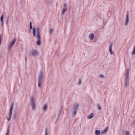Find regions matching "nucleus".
I'll use <instances>...</instances> for the list:
<instances>
[{"label":"nucleus","mask_w":135,"mask_h":135,"mask_svg":"<svg viewBox=\"0 0 135 135\" xmlns=\"http://www.w3.org/2000/svg\"><path fill=\"white\" fill-rule=\"evenodd\" d=\"M37 34V44L38 45H39L41 44L40 42V35L39 29L38 28L36 29L33 28V34L34 36H35V34Z\"/></svg>","instance_id":"nucleus-1"},{"label":"nucleus","mask_w":135,"mask_h":135,"mask_svg":"<svg viewBox=\"0 0 135 135\" xmlns=\"http://www.w3.org/2000/svg\"><path fill=\"white\" fill-rule=\"evenodd\" d=\"M129 70L126 69L125 74V85L126 87H128L129 85Z\"/></svg>","instance_id":"nucleus-2"},{"label":"nucleus","mask_w":135,"mask_h":135,"mask_svg":"<svg viewBox=\"0 0 135 135\" xmlns=\"http://www.w3.org/2000/svg\"><path fill=\"white\" fill-rule=\"evenodd\" d=\"M35 98L33 96H31L30 98V104L31 106L32 109H34L36 107Z\"/></svg>","instance_id":"nucleus-3"},{"label":"nucleus","mask_w":135,"mask_h":135,"mask_svg":"<svg viewBox=\"0 0 135 135\" xmlns=\"http://www.w3.org/2000/svg\"><path fill=\"white\" fill-rule=\"evenodd\" d=\"M79 107V105L78 104H74L71 110L72 112V115L73 117H75L76 112L78 110V108Z\"/></svg>","instance_id":"nucleus-4"},{"label":"nucleus","mask_w":135,"mask_h":135,"mask_svg":"<svg viewBox=\"0 0 135 135\" xmlns=\"http://www.w3.org/2000/svg\"><path fill=\"white\" fill-rule=\"evenodd\" d=\"M13 106V103H12L11 104V106H10V109L9 110V113L8 115L9 116V118H7V119L8 120V121H9L10 120V119L11 116Z\"/></svg>","instance_id":"nucleus-5"},{"label":"nucleus","mask_w":135,"mask_h":135,"mask_svg":"<svg viewBox=\"0 0 135 135\" xmlns=\"http://www.w3.org/2000/svg\"><path fill=\"white\" fill-rule=\"evenodd\" d=\"M44 71L43 70H41L40 71L38 76V79H43V74Z\"/></svg>","instance_id":"nucleus-6"},{"label":"nucleus","mask_w":135,"mask_h":135,"mask_svg":"<svg viewBox=\"0 0 135 135\" xmlns=\"http://www.w3.org/2000/svg\"><path fill=\"white\" fill-rule=\"evenodd\" d=\"M43 79H38V86L39 87H40L41 86V83Z\"/></svg>","instance_id":"nucleus-7"},{"label":"nucleus","mask_w":135,"mask_h":135,"mask_svg":"<svg viewBox=\"0 0 135 135\" xmlns=\"http://www.w3.org/2000/svg\"><path fill=\"white\" fill-rule=\"evenodd\" d=\"M67 8H66V4H64V7L63 9L62 10V14H64V12L66 10Z\"/></svg>","instance_id":"nucleus-8"},{"label":"nucleus","mask_w":135,"mask_h":135,"mask_svg":"<svg viewBox=\"0 0 135 135\" xmlns=\"http://www.w3.org/2000/svg\"><path fill=\"white\" fill-rule=\"evenodd\" d=\"M16 40L15 39H14L12 40L11 43L9 44L8 47L9 48H10L12 46H13L15 43Z\"/></svg>","instance_id":"nucleus-9"},{"label":"nucleus","mask_w":135,"mask_h":135,"mask_svg":"<svg viewBox=\"0 0 135 135\" xmlns=\"http://www.w3.org/2000/svg\"><path fill=\"white\" fill-rule=\"evenodd\" d=\"M108 128H106L103 131H102L101 133L102 134H106L108 130Z\"/></svg>","instance_id":"nucleus-10"},{"label":"nucleus","mask_w":135,"mask_h":135,"mask_svg":"<svg viewBox=\"0 0 135 135\" xmlns=\"http://www.w3.org/2000/svg\"><path fill=\"white\" fill-rule=\"evenodd\" d=\"M31 54L33 56H35L37 55L38 53L36 51L33 50L31 52Z\"/></svg>","instance_id":"nucleus-11"},{"label":"nucleus","mask_w":135,"mask_h":135,"mask_svg":"<svg viewBox=\"0 0 135 135\" xmlns=\"http://www.w3.org/2000/svg\"><path fill=\"white\" fill-rule=\"evenodd\" d=\"M47 105L46 104H45L43 107L42 110L44 112H46L47 110Z\"/></svg>","instance_id":"nucleus-12"},{"label":"nucleus","mask_w":135,"mask_h":135,"mask_svg":"<svg viewBox=\"0 0 135 135\" xmlns=\"http://www.w3.org/2000/svg\"><path fill=\"white\" fill-rule=\"evenodd\" d=\"M129 21V14L128 13L127 15L126 19V25H127L128 24Z\"/></svg>","instance_id":"nucleus-13"},{"label":"nucleus","mask_w":135,"mask_h":135,"mask_svg":"<svg viewBox=\"0 0 135 135\" xmlns=\"http://www.w3.org/2000/svg\"><path fill=\"white\" fill-rule=\"evenodd\" d=\"M109 52L110 53V54H113V52L112 51V44H111L109 46Z\"/></svg>","instance_id":"nucleus-14"},{"label":"nucleus","mask_w":135,"mask_h":135,"mask_svg":"<svg viewBox=\"0 0 135 135\" xmlns=\"http://www.w3.org/2000/svg\"><path fill=\"white\" fill-rule=\"evenodd\" d=\"M62 107H60V108L59 110V112L58 113V117L57 119L59 118V117L60 116V115L61 114V112L62 111Z\"/></svg>","instance_id":"nucleus-15"},{"label":"nucleus","mask_w":135,"mask_h":135,"mask_svg":"<svg viewBox=\"0 0 135 135\" xmlns=\"http://www.w3.org/2000/svg\"><path fill=\"white\" fill-rule=\"evenodd\" d=\"M95 133L96 135H100L101 132L100 130H97L95 132Z\"/></svg>","instance_id":"nucleus-16"},{"label":"nucleus","mask_w":135,"mask_h":135,"mask_svg":"<svg viewBox=\"0 0 135 135\" xmlns=\"http://www.w3.org/2000/svg\"><path fill=\"white\" fill-rule=\"evenodd\" d=\"M90 37L91 40H93L94 38V34L93 33L91 34L90 35Z\"/></svg>","instance_id":"nucleus-17"},{"label":"nucleus","mask_w":135,"mask_h":135,"mask_svg":"<svg viewBox=\"0 0 135 135\" xmlns=\"http://www.w3.org/2000/svg\"><path fill=\"white\" fill-rule=\"evenodd\" d=\"M94 115V113H92L90 115H89L88 116V118H89V119H91L93 117Z\"/></svg>","instance_id":"nucleus-18"},{"label":"nucleus","mask_w":135,"mask_h":135,"mask_svg":"<svg viewBox=\"0 0 135 135\" xmlns=\"http://www.w3.org/2000/svg\"><path fill=\"white\" fill-rule=\"evenodd\" d=\"M99 78H100L103 79L105 78V77L103 75L99 74Z\"/></svg>","instance_id":"nucleus-19"},{"label":"nucleus","mask_w":135,"mask_h":135,"mask_svg":"<svg viewBox=\"0 0 135 135\" xmlns=\"http://www.w3.org/2000/svg\"><path fill=\"white\" fill-rule=\"evenodd\" d=\"M3 15H2L1 17L0 18V20L1 21V22H2V25L3 24Z\"/></svg>","instance_id":"nucleus-20"},{"label":"nucleus","mask_w":135,"mask_h":135,"mask_svg":"<svg viewBox=\"0 0 135 135\" xmlns=\"http://www.w3.org/2000/svg\"><path fill=\"white\" fill-rule=\"evenodd\" d=\"M135 54V45L134 47L133 50L132 52V54L134 55Z\"/></svg>","instance_id":"nucleus-21"},{"label":"nucleus","mask_w":135,"mask_h":135,"mask_svg":"<svg viewBox=\"0 0 135 135\" xmlns=\"http://www.w3.org/2000/svg\"><path fill=\"white\" fill-rule=\"evenodd\" d=\"M82 83V80L81 79H80L78 82V84L79 85H80Z\"/></svg>","instance_id":"nucleus-22"},{"label":"nucleus","mask_w":135,"mask_h":135,"mask_svg":"<svg viewBox=\"0 0 135 135\" xmlns=\"http://www.w3.org/2000/svg\"><path fill=\"white\" fill-rule=\"evenodd\" d=\"M9 132V131L8 129V128L7 131L6 132V133L5 135H8Z\"/></svg>","instance_id":"nucleus-23"},{"label":"nucleus","mask_w":135,"mask_h":135,"mask_svg":"<svg viewBox=\"0 0 135 135\" xmlns=\"http://www.w3.org/2000/svg\"><path fill=\"white\" fill-rule=\"evenodd\" d=\"M98 109L99 110H101L102 109L100 105L99 104L98 105Z\"/></svg>","instance_id":"nucleus-24"},{"label":"nucleus","mask_w":135,"mask_h":135,"mask_svg":"<svg viewBox=\"0 0 135 135\" xmlns=\"http://www.w3.org/2000/svg\"><path fill=\"white\" fill-rule=\"evenodd\" d=\"M47 133L46 130H45V132L44 135H47Z\"/></svg>","instance_id":"nucleus-25"},{"label":"nucleus","mask_w":135,"mask_h":135,"mask_svg":"<svg viewBox=\"0 0 135 135\" xmlns=\"http://www.w3.org/2000/svg\"><path fill=\"white\" fill-rule=\"evenodd\" d=\"M30 29L32 28L31 22L30 23Z\"/></svg>","instance_id":"nucleus-26"},{"label":"nucleus","mask_w":135,"mask_h":135,"mask_svg":"<svg viewBox=\"0 0 135 135\" xmlns=\"http://www.w3.org/2000/svg\"><path fill=\"white\" fill-rule=\"evenodd\" d=\"M13 118H14V119H15L16 118V114H13Z\"/></svg>","instance_id":"nucleus-27"},{"label":"nucleus","mask_w":135,"mask_h":135,"mask_svg":"<svg viewBox=\"0 0 135 135\" xmlns=\"http://www.w3.org/2000/svg\"><path fill=\"white\" fill-rule=\"evenodd\" d=\"M126 135H129V131H127L126 132Z\"/></svg>","instance_id":"nucleus-28"},{"label":"nucleus","mask_w":135,"mask_h":135,"mask_svg":"<svg viewBox=\"0 0 135 135\" xmlns=\"http://www.w3.org/2000/svg\"><path fill=\"white\" fill-rule=\"evenodd\" d=\"M1 37H0V42H1Z\"/></svg>","instance_id":"nucleus-29"}]
</instances>
